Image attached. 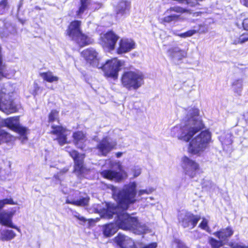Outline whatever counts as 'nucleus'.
I'll list each match as a JSON object with an SVG mask.
<instances>
[{"label":"nucleus","instance_id":"72a5a7b5","mask_svg":"<svg viewBox=\"0 0 248 248\" xmlns=\"http://www.w3.org/2000/svg\"><path fill=\"white\" fill-rule=\"evenodd\" d=\"M12 140L11 135L5 131L4 130L0 129V144L3 142H7Z\"/></svg>","mask_w":248,"mask_h":248},{"label":"nucleus","instance_id":"c85d7f7f","mask_svg":"<svg viewBox=\"0 0 248 248\" xmlns=\"http://www.w3.org/2000/svg\"><path fill=\"white\" fill-rule=\"evenodd\" d=\"M0 234V239L3 241H9L16 236V233L13 231L7 229L1 230Z\"/></svg>","mask_w":248,"mask_h":248},{"label":"nucleus","instance_id":"f8f14e48","mask_svg":"<svg viewBox=\"0 0 248 248\" xmlns=\"http://www.w3.org/2000/svg\"><path fill=\"white\" fill-rule=\"evenodd\" d=\"M116 142L109 137H104L98 143L96 149L99 155L106 156L116 146Z\"/></svg>","mask_w":248,"mask_h":248},{"label":"nucleus","instance_id":"603ef678","mask_svg":"<svg viewBox=\"0 0 248 248\" xmlns=\"http://www.w3.org/2000/svg\"><path fill=\"white\" fill-rule=\"evenodd\" d=\"M241 3L246 7H248V0H240Z\"/></svg>","mask_w":248,"mask_h":248},{"label":"nucleus","instance_id":"20e7f679","mask_svg":"<svg viewBox=\"0 0 248 248\" xmlns=\"http://www.w3.org/2000/svg\"><path fill=\"white\" fill-rule=\"evenodd\" d=\"M144 76L139 71L124 72L121 78L123 86L128 90H137L144 84Z\"/></svg>","mask_w":248,"mask_h":248},{"label":"nucleus","instance_id":"e433bc0d","mask_svg":"<svg viewBox=\"0 0 248 248\" xmlns=\"http://www.w3.org/2000/svg\"><path fill=\"white\" fill-rule=\"evenodd\" d=\"M208 243L212 248H219L224 245L220 240L219 239V240H217L212 237L209 238Z\"/></svg>","mask_w":248,"mask_h":248},{"label":"nucleus","instance_id":"9d476101","mask_svg":"<svg viewBox=\"0 0 248 248\" xmlns=\"http://www.w3.org/2000/svg\"><path fill=\"white\" fill-rule=\"evenodd\" d=\"M117 166L119 171H116L111 170H105L101 172L102 175L108 179H114L117 181H120L127 177L126 172L122 169V166L119 162H114L112 163V165Z\"/></svg>","mask_w":248,"mask_h":248},{"label":"nucleus","instance_id":"09e8293b","mask_svg":"<svg viewBox=\"0 0 248 248\" xmlns=\"http://www.w3.org/2000/svg\"><path fill=\"white\" fill-rule=\"evenodd\" d=\"M34 86V91L33 94L35 96L38 94V92L40 89V87L38 85V84L34 83L33 84Z\"/></svg>","mask_w":248,"mask_h":248},{"label":"nucleus","instance_id":"6e6d98bb","mask_svg":"<svg viewBox=\"0 0 248 248\" xmlns=\"http://www.w3.org/2000/svg\"><path fill=\"white\" fill-rule=\"evenodd\" d=\"M116 155L117 157H118V158L122 156V153H121V152H118L116 154Z\"/></svg>","mask_w":248,"mask_h":248},{"label":"nucleus","instance_id":"ddd939ff","mask_svg":"<svg viewBox=\"0 0 248 248\" xmlns=\"http://www.w3.org/2000/svg\"><path fill=\"white\" fill-rule=\"evenodd\" d=\"M86 62L93 67L100 68L99 57L97 51L93 48L84 50L81 53Z\"/></svg>","mask_w":248,"mask_h":248},{"label":"nucleus","instance_id":"a19ab883","mask_svg":"<svg viewBox=\"0 0 248 248\" xmlns=\"http://www.w3.org/2000/svg\"><path fill=\"white\" fill-rule=\"evenodd\" d=\"M7 204L15 205L16 204V203L14 202L12 198L0 200V209H2Z\"/></svg>","mask_w":248,"mask_h":248},{"label":"nucleus","instance_id":"ea45409f","mask_svg":"<svg viewBox=\"0 0 248 248\" xmlns=\"http://www.w3.org/2000/svg\"><path fill=\"white\" fill-rule=\"evenodd\" d=\"M172 248H188L180 240L175 239L172 244Z\"/></svg>","mask_w":248,"mask_h":248},{"label":"nucleus","instance_id":"4be33fe9","mask_svg":"<svg viewBox=\"0 0 248 248\" xmlns=\"http://www.w3.org/2000/svg\"><path fill=\"white\" fill-rule=\"evenodd\" d=\"M169 55L174 61L181 60L186 56V52L177 46L173 47L168 50Z\"/></svg>","mask_w":248,"mask_h":248},{"label":"nucleus","instance_id":"a878e982","mask_svg":"<svg viewBox=\"0 0 248 248\" xmlns=\"http://www.w3.org/2000/svg\"><path fill=\"white\" fill-rule=\"evenodd\" d=\"M74 142L75 145L79 148L82 149L84 142L86 140V136L81 131L75 132L73 134Z\"/></svg>","mask_w":248,"mask_h":248},{"label":"nucleus","instance_id":"b1692460","mask_svg":"<svg viewBox=\"0 0 248 248\" xmlns=\"http://www.w3.org/2000/svg\"><path fill=\"white\" fill-rule=\"evenodd\" d=\"M130 3L126 0H121L119 1L115 8L117 14L124 15L129 10Z\"/></svg>","mask_w":248,"mask_h":248},{"label":"nucleus","instance_id":"aec40b11","mask_svg":"<svg viewBox=\"0 0 248 248\" xmlns=\"http://www.w3.org/2000/svg\"><path fill=\"white\" fill-rule=\"evenodd\" d=\"M13 215L14 213L12 212H6L5 211L0 212V224L12 228L16 229L19 232V229L13 224L12 218Z\"/></svg>","mask_w":248,"mask_h":248},{"label":"nucleus","instance_id":"cd10ccee","mask_svg":"<svg viewBox=\"0 0 248 248\" xmlns=\"http://www.w3.org/2000/svg\"><path fill=\"white\" fill-rule=\"evenodd\" d=\"M73 40L76 42L79 46L81 47L89 45L91 43L90 39L85 34L82 33L81 32L77 38L74 39Z\"/></svg>","mask_w":248,"mask_h":248},{"label":"nucleus","instance_id":"1a4fd4ad","mask_svg":"<svg viewBox=\"0 0 248 248\" xmlns=\"http://www.w3.org/2000/svg\"><path fill=\"white\" fill-rule=\"evenodd\" d=\"M200 219V216L187 212L181 213L178 216L180 224L184 228L190 229L194 228Z\"/></svg>","mask_w":248,"mask_h":248},{"label":"nucleus","instance_id":"79ce46f5","mask_svg":"<svg viewBox=\"0 0 248 248\" xmlns=\"http://www.w3.org/2000/svg\"><path fill=\"white\" fill-rule=\"evenodd\" d=\"M72 215L79 221L81 222V223H85L87 219L81 216L78 212L76 211L72 210Z\"/></svg>","mask_w":248,"mask_h":248},{"label":"nucleus","instance_id":"7ed1b4c3","mask_svg":"<svg viewBox=\"0 0 248 248\" xmlns=\"http://www.w3.org/2000/svg\"><path fill=\"white\" fill-rule=\"evenodd\" d=\"M112 191V196L117 202L118 205L124 210H126L130 204L137 201L136 197L137 193V184L135 182H130L125 185L121 189L109 185V187Z\"/></svg>","mask_w":248,"mask_h":248},{"label":"nucleus","instance_id":"a211bd4d","mask_svg":"<svg viewBox=\"0 0 248 248\" xmlns=\"http://www.w3.org/2000/svg\"><path fill=\"white\" fill-rule=\"evenodd\" d=\"M135 43L130 39H122L119 43V46L117 49V53L121 54L125 53L134 49Z\"/></svg>","mask_w":248,"mask_h":248},{"label":"nucleus","instance_id":"a18cd8bd","mask_svg":"<svg viewBox=\"0 0 248 248\" xmlns=\"http://www.w3.org/2000/svg\"><path fill=\"white\" fill-rule=\"evenodd\" d=\"M154 191V189L153 188H149L148 189H142L138 191V196H141V195L146 194H149L151 193Z\"/></svg>","mask_w":248,"mask_h":248},{"label":"nucleus","instance_id":"4d7b16f0","mask_svg":"<svg viewBox=\"0 0 248 248\" xmlns=\"http://www.w3.org/2000/svg\"><path fill=\"white\" fill-rule=\"evenodd\" d=\"M150 199H153V198L152 197H150Z\"/></svg>","mask_w":248,"mask_h":248},{"label":"nucleus","instance_id":"58836bf2","mask_svg":"<svg viewBox=\"0 0 248 248\" xmlns=\"http://www.w3.org/2000/svg\"><path fill=\"white\" fill-rule=\"evenodd\" d=\"M166 15V16L162 19V21L165 23H170L172 21H175L179 18V16H170V15Z\"/></svg>","mask_w":248,"mask_h":248},{"label":"nucleus","instance_id":"c9c22d12","mask_svg":"<svg viewBox=\"0 0 248 248\" xmlns=\"http://www.w3.org/2000/svg\"><path fill=\"white\" fill-rule=\"evenodd\" d=\"M9 0H1L0 1V14L2 15L8 11L10 8Z\"/></svg>","mask_w":248,"mask_h":248},{"label":"nucleus","instance_id":"2f4dec72","mask_svg":"<svg viewBox=\"0 0 248 248\" xmlns=\"http://www.w3.org/2000/svg\"><path fill=\"white\" fill-rule=\"evenodd\" d=\"M184 12V9L180 7L174 6L168 9L165 12V15H170V16H179L178 14H181Z\"/></svg>","mask_w":248,"mask_h":248},{"label":"nucleus","instance_id":"6ab92c4d","mask_svg":"<svg viewBox=\"0 0 248 248\" xmlns=\"http://www.w3.org/2000/svg\"><path fill=\"white\" fill-rule=\"evenodd\" d=\"M115 241L121 248H136L133 240L124 234L119 233L115 238Z\"/></svg>","mask_w":248,"mask_h":248},{"label":"nucleus","instance_id":"3c124183","mask_svg":"<svg viewBox=\"0 0 248 248\" xmlns=\"http://www.w3.org/2000/svg\"><path fill=\"white\" fill-rule=\"evenodd\" d=\"M243 26L245 30H248V18L243 20Z\"/></svg>","mask_w":248,"mask_h":248},{"label":"nucleus","instance_id":"39448f33","mask_svg":"<svg viewBox=\"0 0 248 248\" xmlns=\"http://www.w3.org/2000/svg\"><path fill=\"white\" fill-rule=\"evenodd\" d=\"M211 139V133L208 131H202L190 142L189 152L194 155L202 152L207 147Z\"/></svg>","mask_w":248,"mask_h":248},{"label":"nucleus","instance_id":"f704fd0d","mask_svg":"<svg viewBox=\"0 0 248 248\" xmlns=\"http://www.w3.org/2000/svg\"><path fill=\"white\" fill-rule=\"evenodd\" d=\"M11 28L12 29V31H14V29L13 27L11 26L10 24L6 23L4 21L0 20V33H6L7 31L12 32L9 28Z\"/></svg>","mask_w":248,"mask_h":248},{"label":"nucleus","instance_id":"7c9ffc66","mask_svg":"<svg viewBox=\"0 0 248 248\" xmlns=\"http://www.w3.org/2000/svg\"><path fill=\"white\" fill-rule=\"evenodd\" d=\"M40 75L44 80L48 82L57 81L59 80L58 77L53 76L50 72L41 73Z\"/></svg>","mask_w":248,"mask_h":248},{"label":"nucleus","instance_id":"c756f323","mask_svg":"<svg viewBox=\"0 0 248 248\" xmlns=\"http://www.w3.org/2000/svg\"><path fill=\"white\" fill-rule=\"evenodd\" d=\"M242 79H238L235 80L232 83V88L233 91L237 95H240L243 89Z\"/></svg>","mask_w":248,"mask_h":248},{"label":"nucleus","instance_id":"393cba45","mask_svg":"<svg viewBox=\"0 0 248 248\" xmlns=\"http://www.w3.org/2000/svg\"><path fill=\"white\" fill-rule=\"evenodd\" d=\"M231 43L233 45L242 44L248 41V32H244L241 34L234 33L231 36Z\"/></svg>","mask_w":248,"mask_h":248},{"label":"nucleus","instance_id":"864d4df0","mask_svg":"<svg viewBox=\"0 0 248 248\" xmlns=\"http://www.w3.org/2000/svg\"><path fill=\"white\" fill-rule=\"evenodd\" d=\"M68 170V169L67 168H65L63 169L62 170L60 171L59 174L61 175L62 174L66 172Z\"/></svg>","mask_w":248,"mask_h":248},{"label":"nucleus","instance_id":"2eb2a0df","mask_svg":"<svg viewBox=\"0 0 248 248\" xmlns=\"http://www.w3.org/2000/svg\"><path fill=\"white\" fill-rule=\"evenodd\" d=\"M68 149V148L66 147V151L69 153V155L74 160V171L78 174H82L84 170L83 167L84 155L83 154H79L78 152L75 150L69 151Z\"/></svg>","mask_w":248,"mask_h":248},{"label":"nucleus","instance_id":"9b49d317","mask_svg":"<svg viewBox=\"0 0 248 248\" xmlns=\"http://www.w3.org/2000/svg\"><path fill=\"white\" fill-rule=\"evenodd\" d=\"M181 166L185 174L191 178L195 177L199 170L198 164L186 156L182 158Z\"/></svg>","mask_w":248,"mask_h":248},{"label":"nucleus","instance_id":"f03ea898","mask_svg":"<svg viewBox=\"0 0 248 248\" xmlns=\"http://www.w3.org/2000/svg\"><path fill=\"white\" fill-rule=\"evenodd\" d=\"M185 117L183 119L180 126L172 128L171 134L180 140L188 141L193 136L203 128V124L196 108H189L185 111Z\"/></svg>","mask_w":248,"mask_h":248},{"label":"nucleus","instance_id":"6e6552de","mask_svg":"<svg viewBox=\"0 0 248 248\" xmlns=\"http://www.w3.org/2000/svg\"><path fill=\"white\" fill-rule=\"evenodd\" d=\"M3 124L12 130L17 132L21 136L22 140H27V128L21 126L18 117H10L4 120Z\"/></svg>","mask_w":248,"mask_h":248},{"label":"nucleus","instance_id":"bb28decb","mask_svg":"<svg viewBox=\"0 0 248 248\" xmlns=\"http://www.w3.org/2000/svg\"><path fill=\"white\" fill-rule=\"evenodd\" d=\"M202 25H199L198 28L196 29L189 30L186 32L178 34L177 35L182 38H186L187 37H190L197 32L205 33L207 31V29L206 28L202 29Z\"/></svg>","mask_w":248,"mask_h":248},{"label":"nucleus","instance_id":"f257e3e1","mask_svg":"<svg viewBox=\"0 0 248 248\" xmlns=\"http://www.w3.org/2000/svg\"><path fill=\"white\" fill-rule=\"evenodd\" d=\"M117 209L111 208L109 206L106 209H104V216L108 218L113 217V215H116L117 219L116 223H110L106 224L103 227L104 234L107 237L113 235L118 228L123 230H132L138 231L140 233H145L146 227L145 225H141L136 217H131L129 214L123 211L120 214L117 215Z\"/></svg>","mask_w":248,"mask_h":248},{"label":"nucleus","instance_id":"423d86ee","mask_svg":"<svg viewBox=\"0 0 248 248\" xmlns=\"http://www.w3.org/2000/svg\"><path fill=\"white\" fill-rule=\"evenodd\" d=\"M123 64L122 62L114 58L108 60L103 65L100 64V68L102 69L106 77L115 79L118 78V72Z\"/></svg>","mask_w":248,"mask_h":248},{"label":"nucleus","instance_id":"8fccbe9b","mask_svg":"<svg viewBox=\"0 0 248 248\" xmlns=\"http://www.w3.org/2000/svg\"><path fill=\"white\" fill-rule=\"evenodd\" d=\"M157 244L156 243H152L151 244L144 246L142 248H156Z\"/></svg>","mask_w":248,"mask_h":248},{"label":"nucleus","instance_id":"c03bdc74","mask_svg":"<svg viewBox=\"0 0 248 248\" xmlns=\"http://www.w3.org/2000/svg\"><path fill=\"white\" fill-rule=\"evenodd\" d=\"M132 170L133 172L134 178L138 177L141 173V168L139 166L134 167Z\"/></svg>","mask_w":248,"mask_h":248},{"label":"nucleus","instance_id":"412c9836","mask_svg":"<svg viewBox=\"0 0 248 248\" xmlns=\"http://www.w3.org/2000/svg\"><path fill=\"white\" fill-rule=\"evenodd\" d=\"M233 230L231 227L220 229L219 231L214 233V235L220 240L224 244H226L229 238L233 234Z\"/></svg>","mask_w":248,"mask_h":248},{"label":"nucleus","instance_id":"0eeeda50","mask_svg":"<svg viewBox=\"0 0 248 248\" xmlns=\"http://www.w3.org/2000/svg\"><path fill=\"white\" fill-rule=\"evenodd\" d=\"M6 91L5 88L0 91V109L9 114L16 112L18 106L13 101L10 93H6Z\"/></svg>","mask_w":248,"mask_h":248},{"label":"nucleus","instance_id":"37998d69","mask_svg":"<svg viewBox=\"0 0 248 248\" xmlns=\"http://www.w3.org/2000/svg\"><path fill=\"white\" fill-rule=\"evenodd\" d=\"M58 112L56 110H52L49 115V122H53L57 119Z\"/></svg>","mask_w":248,"mask_h":248},{"label":"nucleus","instance_id":"f3484780","mask_svg":"<svg viewBox=\"0 0 248 248\" xmlns=\"http://www.w3.org/2000/svg\"><path fill=\"white\" fill-rule=\"evenodd\" d=\"M80 25L81 22L78 20H75L71 22L66 30L67 35L72 40L77 38L81 32Z\"/></svg>","mask_w":248,"mask_h":248},{"label":"nucleus","instance_id":"4468645a","mask_svg":"<svg viewBox=\"0 0 248 248\" xmlns=\"http://www.w3.org/2000/svg\"><path fill=\"white\" fill-rule=\"evenodd\" d=\"M52 129L51 133L55 136L54 140H57L59 144L62 146L67 142V136L68 131L60 125H51Z\"/></svg>","mask_w":248,"mask_h":248},{"label":"nucleus","instance_id":"5fc2aeb1","mask_svg":"<svg viewBox=\"0 0 248 248\" xmlns=\"http://www.w3.org/2000/svg\"><path fill=\"white\" fill-rule=\"evenodd\" d=\"M202 185L203 187H207L211 185V182L210 181H208L207 184H205V182H203L202 183Z\"/></svg>","mask_w":248,"mask_h":248},{"label":"nucleus","instance_id":"5701e85b","mask_svg":"<svg viewBox=\"0 0 248 248\" xmlns=\"http://www.w3.org/2000/svg\"><path fill=\"white\" fill-rule=\"evenodd\" d=\"M89 201V198L88 196L79 197V198H74L71 199L67 197L66 200V203L71 204L78 206H85L88 205Z\"/></svg>","mask_w":248,"mask_h":248},{"label":"nucleus","instance_id":"dca6fc26","mask_svg":"<svg viewBox=\"0 0 248 248\" xmlns=\"http://www.w3.org/2000/svg\"><path fill=\"white\" fill-rule=\"evenodd\" d=\"M118 39L119 36L112 31H108L104 35L103 38L104 45L109 50H112L114 49L115 44Z\"/></svg>","mask_w":248,"mask_h":248},{"label":"nucleus","instance_id":"de8ad7c7","mask_svg":"<svg viewBox=\"0 0 248 248\" xmlns=\"http://www.w3.org/2000/svg\"><path fill=\"white\" fill-rule=\"evenodd\" d=\"M200 227L202 229L206 230L208 228L207 221L205 219H203L199 225Z\"/></svg>","mask_w":248,"mask_h":248},{"label":"nucleus","instance_id":"473e14b6","mask_svg":"<svg viewBox=\"0 0 248 248\" xmlns=\"http://www.w3.org/2000/svg\"><path fill=\"white\" fill-rule=\"evenodd\" d=\"M220 140L223 147H224L225 145H230L232 142V135L230 133H227L221 136L220 138Z\"/></svg>","mask_w":248,"mask_h":248},{"label":"nucleus","instance_id":"49530a36","mask_svg":"<svg viewBox=\"0 0 248 248\" xmlns=\"http://www.w3.org/2000/svg\"><path fill=\"white\" fill-rule=\"evenodd\" d=\"M229 246L231 248H248V246H243L233 243H230Z\"/></svg>","mask_w":248,"mask_h":248},{"label":"nucleus","instance_id":"4c0bfd02","mask_svg":"<svg viewBox=\"0 0 248 248\" xmlns=\"http://www.w3.org/2000/svg\"><path fill=\"white\" fill-rule=\"evenodd\" d=\"M80 3L81 6L78 12V16H79L80 15L83 13L85 10L87 9V7L89 4V0H80Z\"/></svg>","mask_w":248,"mask_h":248}]
</instances>
